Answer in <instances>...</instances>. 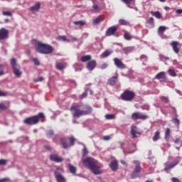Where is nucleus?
<instances>
[{
  "label": "nucleus",
  "instance_id": "obj_9",
  "mask_svg": "<svg viewBox=\"0 0 182 182\" xmlns=\"http://www.w3.org/2000/svg\"><path fill=\"white\" fill-rule=\"evenodd\" d=\"M59 171L64 173V170L63 168H58L57 170L55 171V177L57 180V182H67L65 176L60 173Z\"/></svg>",
  "mask_w": 182,
  "mask_h": 182
},
{
  "label": "nucleus",
  "instance_id": "obj_8",
  "mask_svg": "<svg viewBox=\"0 0 182 182\" xmlns=\"http://www.w3.org/2000/svg\"><path fill=\"white\" fill-rule=\"evenodd\" d=\"M70 110L73 113V117H80L81 116H84L83 111L80 109V105H74L71 107Z\"/></svg>",
  "mask_w": 182,
  "mask_h": 182
},
{
  "label": "nucleus",
  "instance_id": "obj_40",
  "mask_svg": "<svg viewBox=\"0 0 182 182\" xmlns=\"http://www.w3.org/2000/svg\"><path fill=\"white\" fill-rule=\"evenodd\" d=\"M172 122L176 125L177 127L180 126V121L178 118H173L172 119Z\"/></svg>",
  "mask_w": 182,
  "mask_h": 182
},
{
  "label": "nucleus",
  "instance_id": "obj_2",
  "mask_svg": "<svg viewBox=\"0 0 182 182\" xmlns=\"http://www.w3.org/2000/svg\"><path fill=\"white\" fill-rule=\"evenodd\" d=\"M39 122H45V115L43 112L38 113V115H34L26 118L23 123L26 125H36Z\"/></svg>",
  "mask_w": 182,
  "mask_h": 182
},
{
  "label": "nucleus",
  "instance_id": "obj_38",
  "mask_svg": "<svg viewBox=\"0 0 182 182\" xmlns=\"http://www.w3.org/2000/svg\"><path fill=\"white\" fill-rule=\"evenodd\" d=\"M6 66L4 65L0 64V76H3V75H5L4 69Z\"/></svg>",
  "mask_w": 182,
  "mask_h": 182
},
{
  "label": "nucleus",
  "instance_id": "obj_30",
  "mask_svg": "<svg viewBox=\"0 0 182 182\" xmlns=\"http://www.w3.org/2000/svg\"><path fill=\"white\" fill-rule=\"evenodd\" d=\"M151 14L158 19L162 18V15L159 11H151Z\"/></svg>",
  "mask_w": 182,
  "mask_h": 182
},
{
  "label": "nucleus",
  "instance_id": "obj_37",
  "mask_svg": "<svg viewBox=\"0 0 182 182\" xmlns=\"http://www.w3.org/2000/svg\"><path fill=\"white\" fill-rule=\"evenodd\" d=\"M105 119H107V120H112V119H115V115L114 114H106Z\"/></svg>",
  "mask_w": 182,
  "mask_h": 182
},
{
  "label": "nucleus",
  "instance_id": "obj_36",
  "mask_svg": "<svg viewBox=\"0 0 182 182\" xmlns=\"http://www.w3.org/2000/svg\"><path fill=\"white\" fill-rule=\"evenodd\" d=\"M124 38H125V40L127 41H130L132 40V36L130 35L129 33L125 32V33H124Z\"/></svg>",
  "mask_w": 182,
  "mask_h": 182
},
{
  "label": "nucleus",
  "instance_id": "obj_7",
  "mask_svg": "<svg viewBox=\"0 0 182 182\" xmlns=\"http://www.w3.org/2000/svg\"><path fill=\"white\" fill-rule=\"evenodd\" d=\"M134 164H135V170H134V172H132V174L131 175V178H132V179L139 177L141 172L140 162L139 161H134Z\"/></svg>",
  "mask_w": 182,
  "mask_h": 182
},
{
  "label": "nucleus",
  "instance_id": "obj_60",
  "mask_svg": "<svg viewBox=\"0 0 182 182\" xmlns=\"http://www.w3.org/2000/svg\"><path fill=\"white\" fill-rule=\"evenodd\" d=\"M104 140L109 141V140H110V137L109 136H104Z\"/></svg>",
  "mask_w": 182,
  "mask_h": 182
},
{
  "label": "nucleus",
  "instance_id": "obj_22",
  "mask_svg": "<svg viewBox=\"0 0 182 182\" xmlns=\"http://www.w3.org/2000/svg\"><path fill=\"white\" fill-rule=\"evenodd\" d=\"M136 126H132L131 127V135H132V139H136L137 136L136 134H138L136 131Z\"/></svg>",
  "mask_w": 182,
  "mask_h": 182
},
{
  "label": "nucleus",
  "instance_id": "obj_47",
  "mask_svg": "<svg viewBox=\"0 0 182 182\" xmlns=\"http://www.w3.org/2000/svg\"><path fill=\"white\" fill-rule=\"evenodd\" d=\"M161 100H162V102H164V103H168L169 100L168 98L166 97H161Z\"/></svg>",
  "mask_w": 182,
  "mask_h": 182
},
{
  "label": "nucleus",
  "instance_id": "obj_18",
  "mask_svg": "<svg viewBox=\"0 0 182 182\" xmlns=\"http://www.w3.org/2000/svg\"><path fill=\"white\" fill-rule=\"evenodd\" d=\"M50 159L55 163H61L63 161V159L59 157L57 154H53L50 156Z\"/></svg>",
  "mask_w": 182,
  "mask_h": 182
},
{
  "label": "nucleus",
  "instance_id": "obj_20",
  "mask_svg": "<svg viewBox=\"0 0 182 182\" xmlns=\"http://www.w3.org/2000/svg\"><path fill=\"white\" fill-rule=\"evenodd\" d=\"M167 29V28L166 26H161L158 28V35L161 38H164L165 36H164V31H166V30Z\"/></svg>",
  "mask_w": 182,
  "mask_h": 182
},
{
  "label": "nucleus",
  "instance_id": "obj_56",
  "mask_svg": "<svg viewBox=\"0 0 182 182\" xmlns=\"http://www.w3.org/2000/svg\"><path fill=\"white\" fill-rule=\"evenodd\" d=\"M181 142V139L180 138H176L175 140H174V144H178Z\"/></svg>",
  "mask_w": 182,
  "mask_h": 182
},
{
  "label": "nucleus",
  "instance_id": "obj_29",
  "mask_svg": "<svg viewBox=\"0 0 182 182\" xmlns=\"http://www.w3.org/2000/svg\"><path fill=\"white\" fill-rule=\"evenodd\" d=\"M134 50L133 47H126L122 48V51H124V53L125 54H129L130 53H132Z\"/></svg>",
  "mask_w": 182,
  "mask_h": 182
},
{
  "label": "nucleus",
  "instance_id": "obj_34",
  "mask_svg": "<svg viewBox=\"0 0 182 182\" xmlns=\"http://www.w3.org/2000/svg\"><path fill=\"white\" fill-rule=\"evenodd\" d=\"M111 54V52L109 50H105L102 54H101V58H106Z\"/></svg>",
  "mask_w": 182,
  "mask_h": 182
},
{
  "label": "nucleus",
  "instance_id": "obj_42",
  "mask_svg": "<svg viewBox=\"0 0 182 182\" xmlns=\"http://www.w3.org/2000/svg\"><path fill=\"white\" fill-rule=\"evenodd\" d=\"M74 24L76 26H82L85 24V23L83 21H74Z\"/></svg>",
  "mask_w": 182,
  "mask_h": 182
},
{
  "label": "nucleus",
  "instance_id": "obj_52",
  "mask_svg": "<svg viewBox=\"0 0 182 182\" xmlns=\"http://www.w3.org/2000/svg\"><path fill=\"white\" fill-rule=\"evenodd\" d=\"M10 181V178H4L0 179V182H9Z\"/></svg>",
  "mask_w": 182,
  "mask_h": 182
},
{
  "label": "nucleus",
  "instance_id": "obj_44",
  "mask_svg": "<svg viewBox=\"0 0 182 182\" xmlns=\"http://www.w3.org/2000/svg\"><path fill=\"white\" fill-rule=\"evenodd\" d=\"M88 154H89L88 150L85 146L83 150H82V156H83V157L87 156Z\"/></svg>",
  "mask_w": 182,
  "mask_h": 182
},
{
  "label": "nucleus",
  "instance_id": "obj_3",
  "mask_svg": "<svg viewBox=\"0 0 182 182\" xmlns=\"http://www.w3.org/2000/svg\"><path fill=\"white\" fill-rule=\"evenodd\" d=\"M35 47L36 51L42 54L48 55L53 52V48L52 47V46L43 43L41 41H38Z\"/></svg>",
  "mask_w": 182,
  "mask_h": 182
},
{
  "label": "nucleus",
  "instance_id": "obj_62",
  "mask_svg": "<svg viewBox=\"0 0 182 182\" xmlns=\"http://www.w3.org/2000/svg\"><path fill=\"white\" fill-rule=\"evenodd\" d=\"M93 9H94V10L97 11L99 9V7L97 5H94Z\"/></svg>",
  "mask_w": 182,
  "mask_h": 182
},
{
  "label": "nucleus",
  "instance_id": "obj_32",
  "mask_svg": "<svg viewBox=\"0 0 182 182\" xmlns=\"http://www.w3.org/2000/svg\"><path fill=\"white\" fill-rule=\"evenodd\" d=\"M58 41H68V43L70 42V40L68 39L65 36H59L56 38Z\"/></svg>",
  "mask_w": 182,
  "mask_h": 182
},
{
  "label": "nucleus",
  "instance_id": "obj_12",
  "mask_svg": "<svg viewBox=\"0 0 182 182\" xmlns=\"http://www.w3.org/2000/svg\"><path fill=\"white\" fill-rule=\"evenodd\" d=\"M118 30L117 26H111L107 29V31H105V36H110L115 34L117 31Z\"/></svg>",
  "mask_w": 182,
  "mask_h": 182
},
{
  "label": "nucleus",
  "instance_id": "obj_45",
  "mask_svg": "<svg viewBox=\"0 0 182 182\" xmlns=\"http://www.w3.org/2000/svg\"><path fill=\"white\" fill-rule=\"evenodd\" d=\"M54 135V132L53 130H48L47 132V136L48 138H50L51 136H53Z\"/></svg>",
  "mask_w": 182,
  "mask_h": 182
},
{
  "label": "nucleus",
  "instance_id": "obj_48",
  "mask_svg": "<svg viewBox=\"0 0 182 182\" xmlns=\"http://www.w3.org/2000/svg\"><path fill=\"white\" fill-rule=\"evenodd\" d=\"M2 14L4 16H13L12 13L10 12V11H3Z\"/></svg>",
  "mask_w": 182,
  "mask_h": 182
},
{
  "label": "nucleus",
  "instance_id": "obj_11",
  "mask_svg": "<svg viewBox=\"0 0 182 182\" xmlns=\"http://www.w3.org/2000/svg\"><path fill=\"white\" fill-rule=\"evenodd\" d=\"M114 65H115L118 69L123 70L127 68L126 65L124 64L123 62L118 58H114Z\"/></svg>",
  "mask_w": 182,
  "mask_h": 182
},
{
  "label": "nucleus",
  "instance_id": "obj_6",
  "mask_svg": "<svg viewBox=\"0 0 182 182\" xmlns=\"http://www.w3.org/2000/svg\"><path fill=\"white\" fill-rule=\"evenodd\" d=\"M68 140H69L70 144L67 143V140L65 138L60 139L61 145L63 146L64 149H67L70 146H75V144L76 141V139H75V137L73 136L68 137Z\"/></svg>",
  "mask_w": 182,
  "mask_h": 182
},
{
  "label": "nucleus",
  "instance_id": "obj_21",
  "mask_svg": "<svg viewBox=\"0 0 182 182\" xmlns=\"http://www.w3.org/2000/svg\"><path fill=\"white\" fill-rule=\"evenodd\" d=\"M83 113V116H86L87 114H90L92 112V108L88 105H85L83 107V110H82Z\"/></svg>",
  "mask_w": 182,
  "mask_h": 182
},
{
  "label": "nucleus",
  "instance_id": "obj_46",
  "mask_svg": "<svg viewBox=\"0 0 182 182\" xmlns=\"http://www.w3.org/2000/svg\"><path fill=\"white\" fill-rule=\"evenodd\" d=\"M7 164V161L6 159H0V166H6Z\"/></svg>",
  "mask_w": 182,
  "mask_h": 182
},
{
  "label": "nucleus",
  "instance_id": "obj_16",
  "mask_svg": "<svg viewBox=\"0 0 182 182\" xmlns=\"http://www.w3.org/2000/svg\"><path fill=\"white\" fill-rule=\"evenodd\" d=\"M155 79L159 80V82H165L166 80V76L164 72H160L156 75Z\"/></svg>",
  "mask_w": 182,
  "mask_h": 182
},
{
  "label": "nucleus",
  "instance_id": "obj_57",
  "mask_svg": "<svg viewBox=\"0 0 182 182\" xmlns=\"http://www.w3.org/2000/svg\"><path fill=\"white\" fill-rule=\"evenodd\" d=\"M140 58H141V60H143V59H144L145 60H148V57L146 55H141Z\"/></svg>",
  "mask_w": 182,
  "mask_h": 182
},
{
  "label": "nucleus",
  "instance_id": "obj_28",
  "mask_svg": "<svg viewBox=\"0 0 182 182\" xmlns=\"http://www.w3.org/2000/svg\"><path fill=\"white\" fill-rule=\"evenodd\" d=\"M91 59H92V56L90 55H86L81 58V61L82 63H86L87 61H90Z\"/></svg>",
  "mask_w": 182,
  "mask_h": 182
},
{
  "label": "nucleus",
  "instance_id": "obj_63",
  "mask_svg": "<svg viewBox=\"0 0 182 182\" xmlns=\"http://www.w3.org/2000/svg\"><path fill=\"white\" fill-rule=\"evenodd\" d=\"M6 93L1 92L0 90V96H6Z\"/></svg>",
  "mask_w": 182,
  "mask_h": 182
},
{
  "label": "nucleus",
  "instance_id": "obj_49",
  "mask_svg": "<svg viewBox=\"0 0 182 182\" xmlns=\"http://www.w3.org/2000/svg\"><path fill=\"white\" fill-rule=\"evenodd\" d=\"M36 66H40V62L38 58H35L33 59Z\"/></svg>",
  "mask_w": 182,
  "mask_h": 182
},
{
  "label": "nucleus",
  "instance_id": "obj_23",
  "mask_svg": "<svg viewBox=\"0 0 182 182\" xmlns=\"http://www.w3.org/2000/svg\"><path fill=\"white\" fill-rule=\"evenodd\" d=\"M104 20H105V15H101V16L97 17L94 20L93 23L98 24V23H101L102 21H103Z\"/></svg>",
  "mask_w": 182,
  "mask_h": 182
},
{
  "label": "nucleus",
  "instance_id": "obj_33",
  "mask_svg": "<svg viewBox=\"0 0 182 182\" xmlns=\"http://www.w3.org/2000/svg\"><path fill=\"white\" fill-rule=\"evenodd\" d=\"M69 170H70V172L72 173V174H75L76 173V171H77V168L75 166H74L72 164H69Z\"/></svg>",
  "mask_w": 182,
  "mask_h": 182
},
{
  "label": "nucleus",
  "instance_id": "obj_50",
  "mask_svg": "<svg viewBox=\"0 0 182 182\" xmlns=\"http://www.w3.org/2000/svg\"><path fill=\"white\" fill-rule=\"evenodd\" d=\"M107 67H108V64L105 63L101 65V66H100V69L103 70L104 69H107Z\"/></svg>",
  "mask_w": 182,
  "mask_h": 182
},
{
  "label": "nucleus",
  "instance_id": "obj_14",
  "mask_svg": "<svg viewBox=\"0 0 182 182\" xmlns=\"http://www.w3.org/2000/svg\"><path fill=\"white\" fill-rule=\"evenodd\" d=\"M109 168H111V171L116 172L117 171L119 168V162L117 160H114L111 161V164H109Z\"/></svg>",
  "mask_w": 182,
  "mask_h": 182
},
{
  "label": "nucleus",
  "instance_id": "obj_55",
  "mask_svg": "<svg viewBox=\"0 0 182 182\" xmlns=\"http://www.w3.org/2000/svg\"><path fill=\"white\" fill-rule=\"evenodd\" d=\"M171 182H181L178 178L173 177L171 178Z\"/></svg>",
  "mask_w": 182,
  "mask_h": 182
},
{
  "label": "nucleus",
  "instance_id": "obj_17",
  "mask_svg": "<svg viewBox=\"0 0 182 182\" xmlns=\"http://www.w3.org/2000/svg\"><path fill=\"white\" fill-rule=\"evenodd\" d=\"M178 164V161H176L174 163L172 164H169V163H165L164 164V171H168L170 169L173 168L175 166H176Z\"/></svg>",
  "mask_w": 182,
  "mask_h": 182
},
{
  "label": "nucleus",
  "instance_id": "obj_19",
  "mask_svg": "<svg viewBox=\"0 0 182 182\" xmlns=\"http://www.w3.org/2000/svg\"><path fill=\"white\" fill-rule=\"evenodd\" d=\"M170 45L172 47L173 50L174 51V53H176V54H178L179 52H180V49L178 47L179 46V42L172 41Z\"/></svg>",
  "mask_w": 182,
  "mask_h": 182
},
{
  "label": "nucleus",
  "instance_id": "obj_27",
  "mask_svg": "<svg viewBox=\"0 0 182 182\" xmlns=\"http://www.w3.org/2000/svg\"><path fill=\"white\" fill-rule=\"evenodd\" d=\"M171 136V129L169 128H166L165 130V135H164V139L165 140H168Z\"/></svg>",
  "mask_w": 182,
  "mask_h": 182
},
{
  "label": "nucleus",
  "instance_id": "obj_35",
  "mask_svg": "<svg viewBox=\"0 0 182 182\" xmlns=\"http://www.w3.org/2000/svg\"><path fill=\"white\" fill-rule=\"evenodd\" d=\"M118 22L122 26H129L130 24L129 22L125 19H119Z\"/></svg>",
  "mask_w": 182,
  "mask_h": 182
},
{
  "label": "nucleus",
  "instance_id": "obj_61",
  "mask_svg": "<svg viewBox=\"0 0 182 182\" xmlns=\"http://www.w3.org/2000/svg\"><path fill=\"white\" fill-rule=\"evenodd\" d=\"M176 13L178 14H182V9H178L176 11Z\"/></svg>",
  "mask_w": 182,
  "mask_h": 182
},
{
  "label": "nucleus",
  "instance_id": "obj_41",
  "mask_svg": "<svg viewBox=\"0 0 182 182\" xmlns=\"http://www.w3.org/2000/svg\"><path fill=\"white\" fill-rule=\"evenodd\" d=\"M121 1L124 2L127 5H130L132 3H134L136 0H121Z\"/></svg>",
  "mask_w": 182,
  "mask_h": 182
},
{
  "label": "nucleus",
  "instance_id": "obj_51",
  "mask_svg": "<svg viewBox=\"0 0 182 182\" xmlns=\"http://www.w3.org/2000/svg\"><path fill=\"white\" fill-rule=\"evenodd\" d=\"M148 23L153 25L154 23V19L153 17L149 18L146 21Z\"/></svg>",
  "mask_w": 182,
  "mask_h": 182
},
{
  "label": "nucleus",
  "instance_id": "obj_1",
  "mask_svg": "<svg viewBox=\"0 0 182 182\" xmlns=\"http://www.w3.org/2000/svg\"><path fill=\"white\" fill-rule=\"evenodd\" d=\"M82 163L85 167L90 170L95 175L102 174V168L103 167V165L98 163L95 159L87 157L82 160Z\"/></svg>",
  "mask_w": 182,
  "mask_h": 182
},
{
  "label": "nucleus",
  "instance_id": "obj_5",
  "mask_svg": "<svg viewBox=\"0 0 182 182\" xmlns=\"http://www.w3.org/2000/svg\"><path fill=\"white\" fill-rule=\"evenodd\" d=\"M11 65L13 68V72L16 77H21L22 73L20 70L21 67L16 64V59L13 58L11 60Z\"/></svg>",
  "mask_w": 182,
  "mask_h": 182
},
{
  "label": "nucleus",
  "instance_id": "obj_25",
  "mask_svg": "<svg viewBox=\"0 0 182 182\" xmlns=\"http://www.w3.org/2000/svg\"><path fill=\"white\" fill-rule=\"evenodd\" d=\"M160 131H156L154 133V136L152 137L153 141L156 142L158 141L160 139Z\"/></svg>",
  "mask_w": 182,
  "mask_h": 182
},
{
  "label": "nucleus",
  "instance_id": "obj_13",
  "mask_svg": "<svg viewBox=\"0 0 182 182\" xmlns=\"http://www.w3.org/2000/svg\"><path fill=\"white\" fill-rule=\"evenodd\" d=\"M9 32L7 29L2 28L0 29V40L7 39L9 37Z\"/></svg>",
  "mask_w": 182,
  "mask_h": 182
},
{
  "label": "nucleus",
  "instance_id": "obj_64",
  "mask_svg": "<svg viewBox=\"0 0 182 182\" xmlns=\"http://www.w3.org/2000/svg\"><path fill=\"white\" fill-rule=\"evenodd\" d=\"M4 22H5L6 23H7L9 22V20L8 18H6V19L4 20Z\"/></svg>",
  "mask_w": 182,
  "mask_h": 182
},
{
  "label": "nucleus",
  "instance_id": "obj_53",
  "mask_svg": "<svg viewBox=\"0 0 182 182\" xmlns=\"http://www.w3.org/2000/svg\"><path fill=\"white\" fill-rule=\"evenodd\" d=\"M43 80H44V78L43 77H40L39 78L34 80V82L37 83L38 82H43Z\"/></svg>",
  "mask_w": 182,
  "mask_h": 182
},
{
  "label": "nucleus",
  "instance_id": "obj_59",
  "mask_svg": "<svg viewBox=\"0 0 182 182\" xmlns=\"http://www.w3.org/2000/svg\"><path fill=\"white\" fill-rule=\"evenodd\" d=\"M77 41V38H75V37H73L72 39L70 40V42H75V41Z\"/></svg>",
  "mask_w": 182,
  "mask_h": 182
},
{
  "label": "nucleus",
  "instance_id": "obj_54",
  "mask_svg": "<svg viewBox=\"0 0 182 182\" xmlns=\"http://www.w3.org/2000/svg\"><path fill=\"white\" fill-rule=\"evenodd\" d=\"M87 96V91L83 92L82 95L80 96V99H85Z\"/></svg>",
  "mask_w": 182,
  "mask_h": 182
},
{
  "label": "nucleus",
  "instance_id": "obj_15",
  "mask_svg": "<svg viewBox=\"0 0 182 182\" xmlns=\"http://www.w3.org/2000/svg\"><path fill=\"white\" fill-rule=\"evenodd\" d=\"M96 66H97V61L95 60H90L87 63V69H88V70H90V71L94 70Z\"/></svg>",
  "mask_w": 182,
  "mask_h": 182
},
{
  "label": "nucleus",
  "instance_id": "obj_4",
  "mask_svg": "<svg viewBox=\"0 0 182 182\" xmlns=\"http://www.w3.org/2000/svg\"><path fill=\"white\" fill-rule=\"evenodd\" d=\"M135 97L136 93L129 90H125V91L121 94V99L125 102H132Z\"/></svg>",
  "mask_w": 182,
  "mask_h": 182
},
{
  "label": "nucleus",
  "instance_id": "obj_31",
  "mask_svg": "<svg viewBox=\"0 0 182 182\" xmlns=\"http://www.w3.org/2000/svg\"><path fill=\"white\" fill-rule=\"evenodd\" d=\"M40 8H41V4L40 3H37L34 6H31L30 10L31 11H38L40 9Z\"/></svg>",
  "mask_w": 182,
  "mask_h": 182
},
{
  "label": "nucleus",
  "instance_id": "obj_58",
  "mask_svg": "<svg viewBox=\"0 0 182 182\" xmlns=\"http://www.w3.org/2000/svg\"><path fill=\"white\" fill-rule=\"evenodd\" d=\"M44 148L47 150L50 151H51V148L49 146H45Z\"/></svg>",
  "mask_w": 182,
  "mask_h": 182
},
{
  "label": "nucleus",
  "instance_id": "obj_39",
  "mask_svg": "<svg viewBox=\"0 0 182 182\" xmlns=\"http://www.w3.org/2000/svg\"><path fill=\"white\" fill-rule=\"evenodd\" d=\"M168 73L173 77H176V76H177L176 73L172 69L168 70Z\"/></svg>",
  "mask_w": 182,
  "mask_h": 182
},
{
  "label": "nucleus",
  "instance_id": "obj_24",
  "mask_svg": "<svg viewBox=\"0 0 182 182\" xmlns=\"http://www.w3.org/2000/svg\"><path fill=\"white\" fill-rule=\"evenodd\" d=\"M118 77L114 76L108 80L109 85L114 86L117 82Z\"/></svg>",
  "mask_w": 182,
  "mask_h": 182
},
{
  "label": "nucleus",
  "instance_id": "obj_26",
  "mask_svg": "<svg viewBox=\"0 0 182 182\" xmlns=\"http://www.w3.org/2000/svg\"><path fill=\"white\" fill-rule=\"evenodd\" d=\"M55 68L58 70H63L65 68V64L64 63H56Z\"/></svg>",
  "mask_w": 182,
  "mask_h": 182
},
{
  "label": "nucleus",
  "instance_id": "obj_43",
  "mask_svg": "<svg viewBox=\"0 0 182 182\" xmlns=\"http://www.w3.org/2000/svg\"><path fill=\"white\" fill-rule=\"evenodd\" d=\"M6 109H7V107L3 103L0 104V112H4V110H6Z\"/></svg>",
  "mask_w": 182,
  "mask_h": 182
},
{
  "label": "nucleus",
  "instance_id": "obj_10",
  "mask_svg": "<svg viewBox=\"0 0 182 182\" xmlns=\"http://www.w3.org/2000/svg\"><path fill=\"white\" fill-rule=\"evenodd\" d=\"M148 117L147 115L142 114L141 112H134L132 113L131 119H132V120H146Z\"/></svg>",
  "mask_w": 182,
  "mask_h": 182
}]
</instances>
